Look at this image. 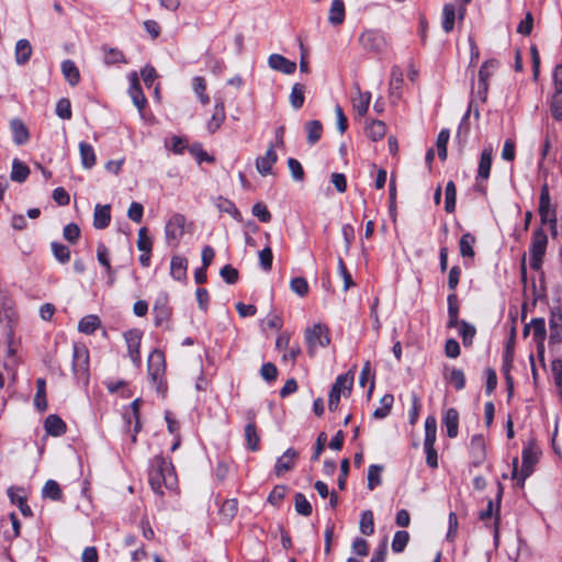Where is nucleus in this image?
<instances>
[{
	"label": "nucleus",
	"instance_id": "52",
	"mask_svg": "<svg viewBox=\"0 0 562 562\" xmlns=\"http://www.w3.org/2000/svg\"><path fill=\"white\" fill-rule=\"evenodd\" d=\"M237 509L238 504L236 499H226L223 503L220 513L226 520H231L236 515Z\"/></svg>",
	"mask_w": 562,
	"mask_h": 562
},
{
	"label": "nucleus",
	"instance_id": "6",
	"mask_svg": "<svg viewBox=\"0 0 562 562\" xmlns=\"http://www.w3.org/2000/svg\"><path fill=\"white\" fill-rule=\"evenodd\" d=\"M74 374L83 381L89 378V351L85 345H75L72 348Z\"/></svg>",
	"mask_w": 562,
	"mask_h": 562
},
{
	"label": "nucleus",
	"instance_id": "24",
	"mask_svg": "<svg viewBox=\"0 0 562 562\" xmlns=\"http://www.w3.org/2000/svg\"><path fill=\"white\" fill-rule=\"evenodd\" d=\"M471 451L474 458V464H481L485 459V441L483 436L475 435L471 439Z\"/></svg>",
	"mask_w": 562,
	"mask_h": 562
},
{
	"label": "nucleus",
	"instance_id": "16",
	"mask_svg": "<svg viewBox=\"0 0 562 562\" xmlns=\"http://www.w3.org/2000/svg\"><path fill=\"white\" fill-rule=\"evenodd\" d=\"M492 160H493V148L492 146H487L483 149L479 162V169H477V179L481 180H487L491 173V167H492Z\"/></svg>",
	"mask_w": 562,
	"mask_h": 562
},
{
	"label": "nucleus",
	"instance_id": "28",
	"mask_svg": "<svg viewBox=\"0 0 562 562\" xmlns=\"http://www.w3.org/2000/svg\"><path fill=\"white\" fill-rule=\"evenodd\" d=\"M15 61L18 65H24L32 55V46L27 40H19L15 44Z\"/></svg>",
	"mask_w": 562,
	"mask_h": 562
},
{
	"label": "nucleus",
	"instance_id": "12",
	"mask_svg": "<svg viewBox=\"0 0 562 562\" xmlns=\"http://www.w3.org/2000/svg\"><path fill=\"white\" fill-rule=\"evenodd\" d=\"M268 65L271 69L285 75H291L296 69V64L280 54H272L268 58Z\"/></svg>",
	"mask_w": 562,
	"mask_h": 562
},
{
	"label": "nucleus",
	"instance_id": "33",
	"mask_svg": "<svg viewBox=\"0 0 562 562\" xmlns=\"http://www.w3.org/2000/svg\"><path fill=\"white\" fill-rule=\"evenodd\" d=\"M305 86L296 82L293 85L290 93V103L293 109L299 110L303 106L305 100Z\"/></svg>",
	"mask_w": 562,
	"mask_h": 562
},
{
	"label": "nucleus",
	"instance_id": "29",
	"mask_svg": "<svg viewBox=\"0 0 562 562\" xmlns=\"http://www.w3.org/2000/svg\"><path fill=\"white\" fill-rule=\"evenodd\" d=\"M345 21V4L342 0H334L329 9L328 22L333 25H340Z\"/></svg>",
	"mask_w": 562,
	"mask_h": 562
},
{
	"label": "nucleus",
	"instance_id": "20",
	"mask_svg": "<svg viewBox=\"0 0 562 562\" xmlns=\"http://www.w3.org/2000/svg\"><path fill=\"white\" fill-rule=\"evenodd\" d=\"M443 425L447 428L449 438H456L459 429V413L456 408H449L443 414Z\"/></svg>",
	"mask_w": 562,
	"mask_h": 562
},
{
	"label": "nucleus",
	"instance_id": "64",
	"mask_svg": "<svg viewBox=\"0 0 562 562\" xmlns=\"http://www.w3.org/2000/svg\"><path fill=\"white\" fill-rule=\"evenodd\" d=\"M551 371L558 387L562 385V360L554 359L551 362Z\"/></svg>",
	"mask_w": 562,
	"mask_h": 562
},
{
	"label": "nucleus",
	"instance_id": "25",
	"mask_svg": "<svg viewBox=\"0 0 562 562\" xmlns=\"http://www.w3.org/2000/svg\"><path fill=\"white\" fill-rule=\"evenodd\" d=\"M360 43L366 49L379 52L383 47V38L373 33V32H364L360 36Z\"/></svg>",
	"mask_w": 562,
	"mask_h": 562
},
{
	"label": "nucleus",
	"instance_id": "35",
	"mask_svg": "<svg viewBox=\"0 0 562 562\" xmlns=\"http://www.w3.org/2000/svg\"><path fill=\"white\" fill-rule=\"evenodd\" d=\"M30 175V168L19 159L12 162L11 179L16 182H24Z\"/></svg>",
	"mask_w": 562,
	"mask_h": 562
},
{
	"label": "nucleus",
	"instance_id": "9",
	"mask_svg": "<svg viewBox=\"0 0 562 562\" xmlns=\"http://www.w3.org/2000/svg\"><path fill=\"white\" fill-rule=\"evenodd\" d=\"M530 327L532 329V339L537 345V352L540 359H543L544 356V340L547 337L546 323L543 318H533L530 322Z\"/></svg>",
	"mask_w": 562,
	"mask_h": 562
},
{
	"label": "nucleus",
	"instance_id": "34",
	"mask_svg": "<svg viewBox=\"0 0 562 562\" xmlns=\"http://www.w3.org/2000/svg\"><path fill=\"white\" fill-rule=\"evenodd\" d=\"M100 324V318L97 315H87L79 322L78 329L83 334L91 335Z\"/></svg>",
	"mask_w": 562,
	"mask_h": 562
},
{
	"label": "nucleus",
	"instance_id": "3",
	"mask_svg": "<svg viewBox=\"0 0 562 562\" xmlns=\"http://www.w3.org/2000/svg\"><path fill=\"white\" fill-rule=\"evenodd\" d=\"M305 340L308 353L313 356L318 347H326L330 342L329 329L323 324H315L305 329Z\"/></svg>",
	"mask_w": 562,
	"mask_h": 562
},
{
	"label": "nucleus",
	"instance_id": "8",
	"mask_svg": "<svg viewBox=\"0 0 562 562\" xmlns=\"http://www.w3.org/2000/svg\"><path fill=\"white\" fill-rule=\"evenodd\" d=\"M538 454V451L532 446H528L522 450V464L519 475L520 485H524L525 480L532 473L533 465L538 462L539 459Z\"/></svg>",
	"mask_w": 562,
	"mask_h": 562
},
{
	"label": "nucleus",
	"instance_id": "51",
	"mask_svg": "<svg viewBox=\"0 0 562 562\" xmlns=\"http://www.w3.org/2000/svg\"><path fill=\"white\" fill-rule=\"evenodd\" d=\"M409 540V535L407 531H397L394 535L393 541H392V550L394 552H402L405 547L407 546V542Z\"/></svg>",
	"mask_w": 562,
	"mask_h": 562
},
{
	"label": "nucleus",
	"instance_id": "48",
	"mask_svg": "<svg viewBox=\"0 0 562 562\" xmlns=\"http://www.w3.org/2000/svg\"><path fill=\"white\" fill-rule=\"evenodd\" d=\"M137 248L142 252H151L153 248V240L148 236V231L146 227H142L138 231V238H137Z\"/></svg>",
	"mask_w": 562,
	"mask_h": 562
},
{
	"label": "nucleus",
	"instance_id": "36",
	"mask_svg": "<svg viewBox=\"0 0 562 562\" xmlns=\"http://www.w3.org/2000/svg\"><path fill=\"white\" fill-rule=\"evenodd\" d=\"M393 403L394 396L392 394H385L380 401V406L374 409L373 417L378 419L386 417L391 412Z\"/></svg>",
	"mask_w": 562,
	"mask_h": 562
},
{
	"label": "nucleus",
	"instance_id": "11",
	"mask_svg": "<svg viewBox=\"0 0 562 562\" xmlns=\"http://www.w3.org/2000/svg\"><path fill=\"white\" fill-rule=\"evenodd\" d=\"M130 81H131L130 89H128L130 97L132 98L133 103L138 109V111L142 112L147 103V100L142 91V88H140V85L138 81V76L135 71H133L130 75Z\"/></svg>",
	"mask_w": 562,
	"mask_h": 562
},
{
	"label": "nucleus",
	"instance_id": "15",
	"mask_svg": "<svg viewBox=\"0 0 562 562\" xmlns=\"http://www.w3.org/2000/svg\"><path fill=\"white\" fill-rule=\"evenodd\" d=\"M297 452L293 448H289L278 460L274 467V472L278 476L283 475L291 470L294 465V460Z\"/></svg>",
	"mask_w": 562,
	"mask_h": 562
},
{
	"label": "nucleus",
	"instance_id": "31",
	"mask_svg": "<svg viewBox=\"0 0 562 562\" xmlns=\"http://www.w3.org/2000/svg\"><path fill=\"white\" fill-rule=\"evenodd\" d=\"M437 436V420L434 416H428L425 420V441L424 447L435 446Z\"/></svg>",
	"mask_w": 562,
	"mask_h": 562
},
{
	"label": "nucleus",
	"instance_id": "32",
	"mask_svg": "<svg viewBox=\"0 0 562 562\" xmlns=\"http://www.w3.org/2000/svg\"><path fill=\"white\" fill-rule=\"evenodd\" d=\"M448 327L454 328L460 323L458 315H459V306H458V299L454 293H451L448 295Z\"/></svg>",
	"mask_w": 562,
	"mask_h": 562
},
{
	"label": "nucleus",
	"instance_id": "1",
	"mask_svg": "<svg viewBox=\"0 0 562 562\" xmlns=\"http://www.w3.org/2000/svg\"><path fill=\"white\" fill-rule=\"evenodd\" d=\"M148 475L149 484L157 494H164L162 486L168 490H173L177 486V475L173 465L162 457L154 458Z\"/></svg>",
	"mask_w": 562,
	"mask_h": 562
},
{
	"label": "nucleus",
	"instance_id": "47",
	"mask_svg": "<svg viewBox=\"0 0 562 562\" xmlns=\"http://www.w3.org/2000/svg\"><path fill=\"white\" fill-rule=\"evenodd\" d=\"M360 531L366 535L370 536L374 531V520H373V514L371 510H364L361 515L360 520Z\"/></svg>",
	"mask_w": 562,
	"mask_h": 562
},
{
	"label": "nucleus",
	"instance_id": "59",
	"mask_svg": "<svg viewBox=\"0 0 562 562\" xmlns=\"http://www.w3.org/2000/svg\"><path fill=\"white\" fill-rule=\"evenodd\" d=\"M288 167L295 181H302L304 179V170L299 160L294 158L288 159Z\"/></svg>",
	"mask_w": 562,
	"mask_h": 562
},
{
	"label": "nucleus",
	"instance_id": "54",
	"mask_svg": "<svg viewBox=\"0 0 562 562\" xmlns=\"http://www.w3.org/2000/svg\"><path fill=\"white\" fill-rule=\"evenodd\" d=\"M104 63L106 65H114L117 63H126L123 53L116 48L105 49Z\"/></svg>",
	"mask_w": 562,
	"mask_h": 562
},
{
	"label": "nucleus",
	"instance_id": "19",
	"mask_svg": "<svg viewBox=\"0 0 562 562\" xmlns=\"http://www.w3.org/2000/svg\"><path fill=\"white\" fill-rule=\"evenodd\" d=\"M111 221V207L110 205L97 204L93 214V226L97 229H103L109 226Z\"/></svg>",
	"mask_w": 562,
	"mask_h": 562
},
{
	"label": "nucleus",
	"instance_id": "42",
	"mask_svg": "<svg viewBox=\"0 0 562 562\" xmlns=\"http://www.w3.org/2000/svg\"><path fill=\"white\" fill-rule=\"evenodd\" d=\"M383 471L382 465L372 464L368 470V488L374 490L381 484V472Z\"/></svg>",
	"mask_w": 562,
	"mask_h": 562
},
{
	"label": "nucleus",
	"instance_id": "41",
	"mask_svg": "<svg viewBox=\"0 0 562 562\" xmlns=\"http://www.w3.org/2000/svg\"><path fill=\"white\" fill-rule=\"evenodd\" d=\"M458 325H460V335L462 337L463 345L471 346L476 333L475 327L465 321H460Z\"/></svg>",
	"mask_w": 562,
	"mask_h": 562
},
{
	"label": "nucleus",
	"instance_id": "46",
	"mask_svg": "<svg viewBox=\"0 0 562 562\" xmlns=\"http://www.w3.org/2000/svg\"><path fill=\"white\" fill-rule=\"evenodd\" d=\"M43 496L54 501L61 498V490L59 484L54 480H48L43 487Z\"/></svg>",
	"mask_w": 562,
	"mask_h": 562
},
{
	"label": "nucleus",
	"instance_id": "13",
	"mask_svg": "<svg viewBox=\"0 0 562 562\" xmlns=\"http://www.w3.org/2000/svg\"><path fill=\"white\" fill-rule=\"evenodd\" d=\"M356 95L352 97V106L356 113L359 116H363L367 114L370 102H371V93L362 92L360 90L359 85H355Z\"/></svg>",
	"mask_w": 562,
	"mask_h": 562
},
{
	"label": "nucleus",
	"instance_id": "45",
	"mask_svg": "<svg viewBox=\"0 0 562 562\" xmlns=\"http://www.w3.org/2000/svg\"><path fill=\"white\" fill-rule=\"evenodd\" d=\"M294 505L297 514L305 517L312 514V505L302 493L295 494Z\"/></svg>",
	"mask_w": 562,
	"mask_h": 562
},
{
	"label": "nucleus",
	"instance_id": "21",
	"mask_svg": "<svg viewBox=\"0 0 562 562\" xmlns=\"http://www.w3.org/2000/svg\"><path fill=\"white\" fill-rule=\"evenodd\" d=\"M10 128L13 134V140L18 145L25 144L29 138V130L20 119H13L10 123Z\"/></svg>",
	"mask_w": 562,
	"mask_h": 562
},
{
	"label": "nucleus",
	"instance_id": "5",
	"mask_svg": "<svg viewBox=\"0 0 562 562\" xmlns=\"http://www.w3.org/2000/svg\"><path fill=\"white\" fill-rule=\"evenodd\" d=\"M353 384V374L349 371L346 374L338 375L331 386L328 400L329 411H336L341 395L349 394Z\"/></svg>",
	"mask_w": 562,
	"mask_h": 562
},
{
	"label": "nucleus",
	"instance_id": "7",
	"mask_svg": "<svg viewBox=\"0 0 562 562\" xmlns=\"http://www.w3.org/2000/svg\"><path fill=\"white\" fill-rule=\"evenodd\" d=\"M548 245V236L540 228L537 229L532 235V241L530 245V267L533 270H538L542 263V257L544 256L546 249Z\"/></svg>",
	"mask_w": 562,
	"mask_h": 562
},
{
	"label": "nucleus",
	"instance_id": "49",
	"mask_svg": "<svg viewBox=\"0 0 562 562\" xmlns=\"http://www.w3.org/2000/svg\"><path fill=\"white\" fill-rule=\"evenodd\" d=\"M52 250L55 256V258L61 262L66 263L70 259V250L67 246L59 244V243H52Z\"/></svg>",
	"mask_w": 562,
	"mask_h": 562
},
{
	"label": "nucleus",
	"instance_id": "26",
	"mask_svg": "<svg viewBox=\"0 0 562 562\" xmlns=\"http://www.w3.org/2000/svg\"><path fill=\"white\" fill-rule=\"evenodd\" d=\"M79 154H80V160L81 165L85 169H91L97 161L94 149L91 145L81 142L79 144Z\"/></svg>",
	"mask_w": 562,
	"mask_h": 562
},
{
	"label": "nucleus",
	"instance_id": "56",
	"mask_svg": "<svg viewBox=\"0 0 562 562\" xmlns=\"http://www.w3.org/2000/svg\"><path fill=\"white\" fill-rule=\"evenodd\" d=\"M290 286L291 290L300 296H304L308 292L307 281L302 277L292 279Z\"/></svg>",
	"mask_w": 562,
	"mask_h": 562
},
{
	"label": "nucleus",
	"instance_id": "39",
	"mask_svg": "<svg viewBox=\"0 0 562 562\" xmlns=\"http://www.w3.org/2000/svg\"><path fill=\"white\" fill-rule=\"evenodd\" d=\"M456 20V10L453 4H446L442 10V29L446 33L453 30Z\"/></svg>",
	"mask_w": 562,
	"mask_h": 562
},
{
	"label": "nucleus",
	"instance_id": "2",
	"mask_svg": "<svg viewBox=\"0 0 562 562\" xmlns=\"http://www.w3.org/2000/svg\"><path fill=\"white\" fill-rule=\"evenodd\" d=\"M148 375L155 385L157 393L165 396L167 383L165 381L166 361L165 355L160 350H154L147 361Z\"/></svg>",
	"mask_w": 562,
	"mask_h": 562
},
{
	"label": "nucleus",
	"instance_id": "63",
	"mask_svg": "<svg viewBox=\"0 0 562 562\" xmlns=\"http://www.w3.org/2000/svg\"><path fill=\"white\" fill-rule=\"evenodd\" d=\"M220 274L228 284H234L238 280V271L231 265L224 266Z\"/></svg>",
	"mask_w": 562,
	"mask_h": 562
},
{
	"label": "nucleus",
	"instance_id": "40",
	"mask_svg": "<svg viewBox=\"0 0 562 562\" xmlns=\"http://www.w3.org/2000/svg\"><path fill=\"white\" fill-rule=\"evenodd\" d=\"M307 131V142L310 144H315L319 140L323 133V125L319 121L314 120L306 123Z\"/></svg>",
	"mask_w": 562,
	"mask_h": 562
},
{
	"label": "nucleus",
	"instance_id": "23",
	"mask_svg": "<svg viewBox=\"0 0 562 562\" xmlns=\"http://www.w3.org/2000/svg\"><path fill=\"white\" fill-rule=\"evenodd\" d=\"M61 72L65 76V79L70 86H77L80 81V72L76 64L70 60H64L61 64Z\"/></svg>",
	"mask_w": 562,
	"mask_h": 562
},
{
	"label": "nucleus",
	"instance_id": "22",
	"mask_svg": "<svg viewBox=\"0 0 562 562\" xmlns=\"http://www.w3.org/2000/svg\"><path fill=\"white\" fill-rule=\"evenodd\" d=\"M188 261L184 257L173 256L170 262V274L177 281H182L187 277Z\"/></svg>",
	"mask_w": 562,
	"mask_h": 562
},
{
	"label": "nucleus",
	"instance_id": "4",
	"mask_svg": "<svg viewBox=\"0 0 562 562\" xmlns=\"http://www.w3.org/2000/svg\"><path fill=\"white\" fill-rule=\"evenodd\" d=\"M187 218L183 214L175 213L165 225V238L169 246L177 247L184 235Z\"/></svg>",
	"mask_w": 562,
	"mask_h": 562
},
{
	"label": "nucleus",
	"instance_id": "61",
	"mask_svg": "<svg viewBox=\"0 0 562 562\" xmlns=\"http://www.w3.org/2000/svg\"><path fill=\"white\" fill-rule=\"evenodd\" d=\"M64 238L71 244H75L80 237V228L77 224L70 223L64 228Z\"/></svg>",
	"mask_w": 562,
	"mask_h": 562
},
{
	"label": "nucleus",
	"instance_id": "57",
	"mask_svg": "<svg viewBox=\"0 0 562 562\" xmlns=\"http://www.w3.org/2000/svg\"><path fill=\"white\" fill-rule=\"evenodd\" d=\"M252 215L258 217V220L262 223H268L270 222L271 220V214L269 212V210L267 209L266 204L259 202V203H256L254 206H252Z\"/></svg>",
	"mask_w": 562,
	"mask_h": 562
},
{
	"label": "nucleus",
	"instance_id": "17",
	"mask_svg": "<svg viewBox=\"0 0 562 562\" xmlns=\"http://www.w3.org/2000/svg\"><path fill=\"white\" fill-rule=\"evenodd\" d=\"M226 119L225 106L222 100L216 101L211 120L206 123L207 131L215 133Z\"/></svg>",
	"mask_w": 562,
	"mask_h": 562
},
{
	"label": "nucleus",
	"instance_id": "14",
	"mask_svg": "<svg viewBox=\"0 0 562 562\" xmlns=\"http://www.w3.org/2000/svg\"><path fill=\"white\" fill-rule=\"evenodd\" d=\"M248 419H249V422L245 427V438H246L248 448L252 451H256L259 449L260 438L257 432L256 424L254 422V419H255L254 412H248Z\"/></svg>",
	"mask_w": 562,
	"mask_h": 562
},
{
	"label": "nucleus",
	"instance_id": "18",
	"mask_svg": "<svg viewBox=\"0 0 562 562\" xmlns=\"http://www.w3.org/2000/svg\"><path fill=\"white\" fill-rule=\"evenodd\" d=\"M125 339L128 347V355L131 360L136 364H140V353H139V346H140V335L137 331H130L125 335Z\"/></svg>",
	"mask_w": 562,
	"mask_h": 562
},
{
	"label": "nucleus",
	"instance_id": "44",
	"mask_svg": "<svg viewBox=\"0 0 562 562\" xmlns=\"http://www.w3.org/2000/svg\"><path fill=\"white\" fill-rule=\"evenodd\" d=\"M36 387L37 391L34 397V404L41 412H44L47 408V402L45 398V380L37 379Z\"/></svg>",
	"mask_w": 562,
	"mask_h": 562
},
{
	"label": "nucleus",
	"instance_id": "37",
	"mask_svg": "<svg viewBox=\"0 0 562 562\" xmlns=\"http://www.w3.org/2000/svg\"><path fill=\"white\" fill-rule=\"evenodd\" d=\"M475 237L471 233H465L461 236L459 241L460 254L462 257H474L473 245Z\"/></svg>",
	"mask_w": 562,
	"mask_h": 562
},
{
	"label": "nucleus",
	"instance_id": "43",
	"mask_svg": "<svg viewBox=\"0 0 562 562\" xmlns=\"http://www.w3.org/2000/svg\"><path fill=\"white\" fill-rule=\"evenodd\" d=\"M450 137V132L447 128H443L439 132L436 140V146L438 149V156L441 160H446L447 158V144Z\"/></svg>",
	"mask_w": 562,
	"mask_h": 562
},
{
	"label": "nucleus",
	"instance_id": "38",
	"mask_svg": "<svg viewBox=\"0 0 562 562\" xmlns=\"http://www.w3.org/2000/svg\"><path fill=\"white\" fill-rule=\"evenodd\" d=\"M457 202V187L453 181H448L446 186L445 210L447 213H453Z\"/></svg>",
	"mask_w": 562,
	"mask_h": 562
},
{
	"label": "nucleus",
	"instance_id": "62",
	"mask_svg": "<svg viewBox=\"0 0 562 562\" xmlns=\"http://www.w3.org/2000/svg\"><path fill=\"white\" fill-rule=\"evenodd\" d=\"M449 380L457 390H462L465 385L464 372L461 369L453 368L450 371Z\"/></svg>",
	"mask_w": 562,
	"mask_h": 562
},
{
	"label": "nucleus",
	"instance_id": "30",
	"mask_svg": "<svg viewBox=\"0 0 562 562\" xmlns=\"http://www.w3.org/2000/svg\"><path fill=\"white\" fill-rule=\"evenodd\" d=\"M386 125L380 120L371 121L366 127L367 136L373 142L382 139L386 134Z\"/></svg>",
	"mask_w": 562,
	"mask_h": 562
},
{
	"label": "nucleus",
	"instance_id": "58",
	"mask_svg": "<svg viewBox=\"0 0 562 562\" xmlns=\"http://www.w3.org/2000/svg\"><path fill=\"white\" fill-rule=\"evenodd\" d=\"M272 260H273L272 250L269 246H267L259 252V261H260L261 268L265 271H270L271 267H272Z\"/></svg>",
	"mask_w": 562,
	"mask_h": 562
},
{
	"label": "nucleus",
	"instance_id": "10",
	"mask_svg": "<svg viewBox=\"0 0 562 562\" xmlns=\"http://www.w3.org/2000/svg\"><path fill=\"white\" fill-rule=\"evenodd\" d=\"M278 160V155L272 145H270L265 154V156L258 157L256 159V169L261 176H267L272 173V167Z\"/></svg>",
	"mask_w": 562,
	"mask_h": 562
},
{
	"label": "nucleus",
	"instance_id": "55",
	"mask_svg": "<svg viewBox=\"0 0 562 562\" xmlns=\"http://www.w3.org/2000/svg\"><path fill=\"white\" fill-rule=\"evenodd\" d=\"M286 486L284 485H277L272 492L269 494L268 496V502L273 505V506H278L280 505V503L283 501V498L285 497V494H286Z\"/></svg>",
	"mask_w": 562,
	"mask_h": 562
},
{
	"label": "nucleus",
	"instance_id": "27",
	"mask_svg": "<svg viewBox=\"0 0 562 562\" xmlns=\"http://www.w3.org/2000/svg\"><path fill=\"white\" fill-rule=\"evenodd\" d=\"M45 430L52 436H60L66 431V424L57 415H49L45 420Z\"/></svg>",
	"mask_w": 562,
	"mask_h": 562
},
{
	"label": "nucleus",
	"instance_id": "60",
	"mask_svg": "<svg viewBox=\"0 0 562 562\" xmlns=\"http://www.w3.org/2000/svg\"><path fill=\"white\" fill-rule=\"evenodd\" d=\"M551 112L555 120H562V92H554L551 101Z\"/></svg>",
	"mask_w": 562,
	"mask_h": 562
},
{
	"label": "nucleus",
	"instance_id": "53",
	"mask_svg": "<svg viewBox=\"0 0 562 562\" xmlns=\"http://www.w3.org/2000/svg\"><path fill=\"white\" fill-rule=\"evenodd\" d=\"M56 114L63 120H69L71 117V104L68 99L63 98L57 102Z\"/></svg>",
	"mask_w": 562,
	"mask_h": 562
},
{
	"label": "nucleus",
	"instance_id": "50",
	"mask_svg": "<svg viewBox=\"0 0 562 562\" xmlns=\"http://www.w3.org/2000/svg\"><path fill=\"white\" fill-rule=\"evenodd\" d=\"M539 214L542 223H549L552 226L557 224L555 211L551 209V204H539Z\"/></svg>",
	"mask_w": 562,
	"mask_h": 562
}]
</instances>
